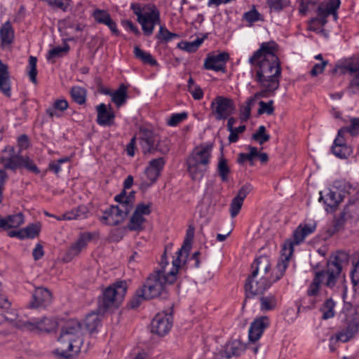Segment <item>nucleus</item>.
I'll use <instances>...</instances> for the list:
<instances>
[{
	"mask_svg": "<svg viewBox=\"0 0 359 359\" xmlns=\"http://www.w3.org/2000/svg\"><path fill=\"white\" fill-rule=\"evenodd\" d=\"M180 266L173 265V268L166 272L163 269H156L145 280L142 287L151 299L155 298L167 299L168 286L172 285L177 280Z\"/></svg>",
	"mask_w": 359,
	"mask_h": 359,
	"instance_id": "obj_4",
	"label": "nucleus"
},
{
	"mask_svg": "<svg viewBox=\"0 0 359 359\" xmlns=\"http://www.w3.org/2000/svg\"><path fill=\"white\" fill-rule=\"evenodd\" d=\"M128 87L124 84H121L117 90L111 92L109 95L111 97V101L117 107H120L124 104L128 98L127 93Z\"/></svg>",
	"mask_w": 359,
	"mask_h": 359,
	"instance_id": "obj_33",
	"label": "nucleus"
},
{
	"mask_svg": "<svg viewBox=\"0 0 359 359\" xmlns=\"http://www.w3.org/2000/svg\"><path fill=\"white\" fill-rule=\"evenodd\" d=\"M260 304L262 311H271L276 308L277 300L274 295L270 294L260 297Z\"/></svg>",
	"mask_w": 359,
	"mask_h": 359,
	"instance_id": "obj_47",
	"label": "nucleus"
},
{
	"mask_svg": "<svg viewBox=\"0 0 359 359\" xmlns=\"http://www.w3.org/2000/svg\"><path fill=\"white\" fill-rule=\"evenodd\" d=\"M100 322V320L98 314L96 313L88 314L84 320L85 326L90 332H93L96 330Z\"/></svg>",
	"mask_w": 359,
	"mask_h": 359,
	"instance_id": "obj_44",
	"label": "nucleus"
},
{
	"mask_svg": "<svg viewBox=\"0 0 359 359\" xmlns=\"http://www.w3.org/2000/svg\"><path fill=\"white\" fill-rule=\"evenodd\" d=\"M217 170L221 180L223 182L229 181V175L230 173V168L227 164V161L223 156L219 158Z\"/></svg>",
	"mask_w": 359,
	"mask_h": 359,
	"instance_id": "obj_41",
	"label": "nucleus"
},
{
	"mask_svg": "<svg viewBox=\"0 0 359 359\" xmlns=\"http://www.w3.org/2000/svg\"><path fill=\"white\" fill-rule=\"evenodd\" d=\"M22 229L25 238H34L39 234L40 226L36 224H31Z\"/></svg>",
	"mask_w": 359,
	"mask_h": 359,
	"instance_id": "obj_52",
	"label": "nucleus"
},
{
	"mask_svg": "<svg viewBox=\"0 0 359 359\" xmlns=\"http://www.w3.org/2000/svg\"><path fill=\"white\" fill-rule=\"evenodd\" d=\"M243 19L249 22L250 25L259 20H264L262 15L255 8L250 11L245 13L243 15Z\"/></svg>",
	"mask_w": 359,
	"mask_h": 359,
	"instance_id": "obj_53",
	"label": "nucleus"
},
{
	"mask_svg": "<svg viewBox=\"0 0 359 359\" xmlns=\"http://www.w3.org/2000/svg\"><path fill=\"white\" fill-rule=\"evenodd\" d=\"M36 62L37 58L34 56H30L29 58V65H28V75L29 76L30 81L33 83H37L36 76H37V69H36Z\"/></svg>",
	"mask_w": 359,
	"mask_h": 359,
	"instance_id": "obj_51",
	"label": "nucleus"
},
{
	"mask_svg": "<svg viewBox=\"0 0 359 359\" xmlns=\"http://www.w3.org/2000/svg\"><path fill=\"white\" fill-rule=\"evenodd\" d=\"M252 138L259 143L263 144L270 140V135L266 133V128L264 126H260L257 130L252 134Z\"/></svg>",
	"mask_w": 359,
	"mask_h": 359,
	"instance_id": "obj_50",
	"label": "nucleus"
},
{
	"mask_svg": "<svg viewBox=\"0 0 359 359\" xmlns=\"http://www.w3.org/2000/svg\"><path fill=\"white\" fill-rule=\"evenodd\" d=\"M165 164V161L163 157L154 158L149 162L148 166L145 168L140 178L139 184L140 190L145 191L156 183L161 175Z\"/></svg>",
	"mask_w": 359,
	"mask_h": 359,
	"instance_id": "obj_9",
	"label": "nucleus"
},
{
	"mask_svg": "<svg viewBox=\"0 0 359 359\" xmlns=\"http://www.w3.org/2000/svg\"><path fill=\"white\" fill-rule=\"evenodd\" d=\"M22 158L23 156H21L18 152L16 155L1 156L0 158V163L3 165L4 169L15 171L18 168H22Z\"/></svg>",
	"mask_w": 359,
	"mask_h": 359,
	"instance_id": "obj_28",
	"label": "nucleus"
},
{
	"mask_svg": "<svg viewBox=\"0 0 359 359\" xmlns=\"http://www.w3.org/2000/svg\"><path fill=\"white\" fill-rule=\"evenodd\" d=\"M212 116L216 120L226 119L235 109L233 101L228 97L217 95L210 104Z\"/></svg>",
	"mask_w": 359,
	"mask_h": 359,
	"instance_id": "obj_10",
	"label": "nucleus"
},
{
	"mask_svg": "<svg viewBox=\"0 0 359 359\" xmlns=\"http://www.w3.org/2000/svg\"><path fill=\"white\" fill-rule=\"evenodd\" d=\"M332 152L337 157L346 159L351 155L352 149L347 144H344L338 147H332Z\"/></svg>",
	"mask_w": 359,
	"mask_h": 359,
	"instance_id": "obj_48",
	"label": "nucleus"
},
{
	"mask_svg": "<svg viewBox=\"0 0 359 359\" xmlns=\"http://www.w3.org/2000/svg\"><path fill=\"white\" fill-rule=\"evenodd\" d=\"M245 104L246 105L243 106L241 109V118L243 121L249 119L251 114V106L255 104V99L248 98Z\"/></svg>",
	"mask_w": 359,
	"mask_h": 359,
	"instance_id": "obj_55",
	"label": "nucleus"
},
{
	"mask_svg": "<svg viewBox=\"0 0 359 359\" xmlns=\"http://www.w3.org/2000/svg\"><path fill=\"white\" fill-rule=\"evenodd\" d=\"M140 145L144 155L157 153L165 155L170 151L167 141L161 140L158 134L147 128L140 130Z\"/></svg>",
	"mask_w": 359,
	"mask_h": 359,
	"instance_id": "obj_7",
	"label": "nucleus"
},
{
	"mask_svg": "<svg viewBox=\"0 0 359 359\" xmlns=\"http://www.w3.org/2000/svg\"><path fill=\"white\" fill-rule=\"evenodd\" d=\"M97 113V123L100 126H111L114 123L115 115L111 110V107L109 104V108L104 103L96 107Z\"/></svg>",
	"mask_w": 359,
	"mask_h": 359,
	"instance_id": "obj_25",
	"label": "nucleus"
},
{
	"mask_svg": "<svg viewBox=\"0 0 359 359\" xmlns=\"http://www.w3.org/2000/svg\"><path fill=\"white\" fill-rule=\"evenodd\" d=\"M267 4L271 10L279 12L287 5V1L286 0H267Z\"/></svg>",
	"mask_w": 359,
	"mask_h": 359,
	"instance_id": "obj_61",
	"label": "nucleus"
},
{
	"mask_svg": "<svg viewBox=\"0 0 359 359\" xmlns=\"http://www.w3.org/2000/svg\"><path fill=\"white\" fill-rule=\"evenodd\" d=\"M151 299L144 290V288L140 287V288L137 289L134 295L130 299L128 304L130 308L132 309H136L138 306L141 305V304L144 301L150 300Z\"/></svg>",
	"mask_w": 359,
	"mask_h": 359,
	"instance_id": "obj_35",
	"label": "nucleus"
},
{
	"mask_svg": "<svg viewBox=\"0 0 359 359\" xmlns=\"http://www.w3.org/2000/svg\"><path fill=\"white\" fill-rule=\"evenodd\" d=\"M144 14L138 22L141 25L142 31L146 36H151L156 25H160V11L154 4L144 6Z\"/></svg>",
	"mask_w": 359,
	"mask_h": 359,
	"instance_id": "obj_11",
	"label": "nucleus"
},
{
	"mask_svg": "<svg viewBox=\"0 0 359 359\" xmlns=\"http://www.w3.org/2000/svg\"><path fill=\"white\" fill-rule=\"evenodd\" d=\"M130 212L129 209L112 205L103 212L100 220L108 226H117L125 220Z\"/></svg>",
	"mask_w": 359,
	"mask_h": 359,
	"instance_id": "obj_12",
	"label": "nucleus"
},
{
	"mask_svg": "<svg viewBox=\"0 0 359 359\" xmlns=\"http://www.w3.org/2000/svg\"><path fill=\"white\" fill-rule=\"evenodd\" d=\"M173 318L171 313L161 312L157 313L151 323V331L158 336L167 334L172 327Z\"/></svg>",
	"mask_w": 359,
	"mask_h": 359,
	"instance_id": "obj_13",
	"label": "nucleus"
},
{
	"mask_svg": "<svg viewBox=\"0 0 359 359\" xmlns=\"http://www.w3.org/2000/svg\"><path fill=\"white\" fill-rule=\"evenodd\" d=\"M344 128L347 133H349L353 136L359 134V118H351V125Z\"/></svg>",
	"mask_w": 359,
	"mask_h": 359,
	"instance_id": "obj_63",
	"label": "nucleus"
},
{
	"mask_svg": "<svg viewBox=\"0 0 359 359\" xmlns=\"http://www.w3.org/2000/svg\"><path fill=\"white\" fill-rule=\"evenodd\" d=\"M0 90L7 97H11V84L8 66L0 60Z\"/></svg>",
	"mask_w": 359,
	"mask_h": 359,
	"instance_id": "obj_29",
	"label": "nucleus"
},
{
	"mask_svg": "<svg viewBox=\"0 0 359 359\" xmlns=\"http://www.w3.org/2000/svg\"><path fill=\"white\" fill-rule=\"evenodd\" d=\"M349 255L344 251H338L330 257L327 262V269L316 273L312 283L307 290V294L310 297L318 295L320 283L325 280V285L332 288L335 286L344 264H348Z\"/></svg>",
	"mask_w": 359,
	"mask_h": 359,
	"instance_id": "obj_2",
	"label": "nucleus"
},
{
	"mask_svg": "<svg viewBox=\"0 0 359 359\" xmlns=\"http://www.w3.org/2000/svg\"><path fill=\"white\" fill-rule=\"evenodd\" d=\"M2 219L6 222V231L10 229L17 228L22 225L25 222L24 215L21 212L15 215H8L5 217H2Z\"/></svg>",
	"mask_w": 359,
	"mask_h": 359,
	"instance_id": "obj_36",
	"label": "nucleus"
},
{
	"mask_svg": "<svg viewBox=\"0 0 359 359\" xmlns=\"http://www.w3.org/2000/svg\"><path fill=\"white\" fill-rule=\"evenodd\" d=\"M134 55L137 59L141 60L144 64H148L151 66L158 65L156 60L149 53L144 51L139 46H135Z\"/></svg>",
	"mask_w": 359,
	"mask_h": 359,
	"instance_id": "obj_37",
	"label": "nucleus"
},
{
	"mask_svg": "<svg viewBox=\"0 0 359 359\" xmlns=\"http://www.w3.org/2000/svg\"><path fill=\"white\" fill-rule=\"evenodd\" d=\"M229 54L226 52H222L217 54H208L205 59L203 67L208 70L225 73L226 65L229 60Z\"/></svg>",
	"mask_w": 359,
	"mask_h": 359,
	"instance_id": "obj_17",
	"label": "nucleus"
},
{
	"mask_svg": "<svg viewBox=\"0 0 359 359\" xmlns=\"http://www.w3.org/2000/svg\"><path fill=\"white\" fill-rule=\"evenodd\" d=\"M53 8L66 11L70 5L71 0H45Z\"/></svg>",
	"mask_w": 359,
	"mask_h": 359,
	"instance_id": "obj_54",
	"label": "nucleus"
},
{
	"mask_svg": "<svg viewBox=\"0 0 359 359\" xmlns=\"http://www.w3.org/2000/svg\"><path fill=\"white\" fill-rule=\"evenodd\" d=\"M341 5L340 0H327L325 7H323V11L329 14L331 11H337Z\"/></svg>",
	"mask_w": 359,
	"mask_h": 359,
	"instance_id": "obj_62",
	"label": "nucleus"
},
{
	"mask_svg": "<svg viewBox=\"0 0 359 359\" xmlns=\"http://www.w3.org/2000/svg\"><path fill=\"white\" fill-rule=\"evenodd\" d=\"M241 344L237 341H233L230 344L229 351H219L217 355L221 358L229 359L232 356H238L241 355Z\"/></svg>",
	"mask_w": 359,
	"mask_h": 359,
	"instance_id": "obj_42",
	"label": "nucleus"
},
{
	"mask_svg": "<svg viewBox=\"0 0 359 359\" xmlns=\"http://www.w3.org/2000/svg\"><path fill=\"white\" fill-rule=\"evenodd\" d=\"M251 190L252 186L250 184H245L239 189L236 196L232 199L230 204L229 211L232 218L238 215L245 198Z\"/></svg>",
	"mask_w": 359,
	"mask_h": 359,
	"instance_id": "obj_20",
	"label": "nucleus"
},
{
	"mask_svg": "<svg viewBox=\"0 0 359 359\" xmlns=\"http://www.w3.org/2000/svg\"><path fill=\"white\" fill-rule=\"evenodd\" d=\"M69 107L68 102L65 99L56 100L53 105L46 110V114L51 118L54 116L60 117L62 113Z\"/></svg>",
	"mask_w": 359,
	"mask_h": 359,
	"instance_id": "obj_30",
	"label": "nucleus"
},
{
	"mask_svg": "<svg viewBox=\"0 0 359 359\" xmlns=\"http://www.w3.org/2000/svg\"><path fill=\"white\" fill-rule=\"evenodd\" d=\"M317 13L318 17L312 18L309 22V29L313 31L317 29L316 25L324 26L327 22V18L329 16V14L323 11L322 6H318Z\"/></svg>",
	"mask_w": 359,
	"mask_h": 359,
	"instance_id": "obj_38",
	"label": "nucleus"
},
{
	"mask_svg": "<svg viewBox=\"0 0 359 359\" xmlns=\"http://www.w3.org/2000/svg\"><path fill=\"white\" fill-rule=\"evenodd\" d=\"M359 330V324L355 320H351L347 323L345 327L341 328L335 334V342L341 341L348 342L358 333Z\"/></svg>",
	"mask_w": 359,
	"mask_h": 359,
	"instance_id": "obj_24",
	"label": "nucleus"
},
{
	"mask_svg": "<svg viewBox=\"0 0 359 359\" xmlns=\"http://www.w3.org/2000/svg\"><path fill=\"white\" fill-rule=\"evenodd\" d=\"M93 16L95 20L99 24L105 23L110 18V14L105 10L96 9Z\"/></svg>",
	"mask_w": 359,
	"mask_h": 359,
	"instance_id": "obj_57",
	"label": "nucleus"
},
{
	"mask_svg": "<svg viewBox=\"0 0 359 359\" xmlns=\"http://www.w3.org/2000/svg\"><path fill=\"white\" fill-rule=\"evenodd\" d=\"M88 208L86 205H81L62 214V218L66 220L84 219L88 217Z\"/></svg>",
	"mask_w": 359,
	"mask_h": 359,
	"instance_id": "obj_32",
	"label": "nucleus"
},
{
	"mask_svg": "<svg viewBox=\"0 0 359 359\" xmlns=\"http://www.w3.org/2000/svg\"><path fill=\"white\" fill-rule=\"evenodd\" d=\"M23 161H22V167L26 168L30 172H32L35 174H39L40 170L34 163V162L28 156H23Z\"/></svg>",
	"mask_w": 359,
	"mask_h": 359,
	"instance_id": "obj_59",
	"label": "nucleus"
},
{
	"mask_svg": "<svg viewBox=\"0 0 359 359\" xmlns=\"http://www.w3.org/2000/svg\"><path fill=\"white\" fill-rule=\"evenodd\" d=\"M124 189L119 194L116 195L114 200L119 203L122 208L131 210V201L128 199Z\"/></svg>",
	"mask_w": 359,
	"mask_h": 359,
	"instance_id": "obj_56",
	"label": "nucleus"
},
{
	"mask_svg": "<svg viewBox=\"0 0 359 359\" xmlns=\"http://www.w3.org/2000/svg\"><path fill=\"white\" fill-rule=\"evenodd\" d=\"M69 45L65 43L62 47L57 46L50 49L48 53L46 58L48 60H50L51 59L62 57L64 55L67 54L69 52Z\"/></svg>",
	"mask_w": 359,
	"mask_h": 359,
	"instance_id": "obj_46",
	"label": "nucleus"
},
{
	"mask_svg": "<svg viewBox=\"0 0 359 359\" xmlns=\"http://www.w3.org/2000/svg\"><path fill=\"white\" fill-rule=\"evenodd\" d=\"M208 37V34L203 35V37H198L196 40L193 41H182L177 44V47L183 50H185L188 53H194L196 52L204 40Z\"/></svg>",
	"mask_w": 359,
	"mask_h": 359,
	"instance_id": "obj_34",
	"label": "nucleus"
},
{
	"mask_svg": "<svg viewBox=\"0 0 359 359\" xmlns=\"http://www.w3.org/2000/svg\"><path fill=\"white\" fill-rule=\"evenodd\" d=\"M179 37V34L170 32L165 27L162 25L160 26L158 33L156 35L157 39L165 43Z\"/></svg>",
	"mask_w": 359,
	"mask_h": 359,
	"instance_id": "obj_45",
	"label": "nucleus"
},
{
	"mask_svg": "<svg viewBox=\"0 0 359 359\" xmlns=\"http://www.w3.org/2000/svg\"><path fill=\"white\" fill-rule=\"evenodd\" d=\"M93 238V234L90 232L81 233L78 240L67 250L64 257L65 260L69 262L74 257L77 256L86 247L87 242L91 241Z\"/></svg>",
	"mask_w": 359,
	"mask_h": 359,
	"instance_id": "obj_19",
	"label": "nucleus"
},
{
	"mask_svg": "<svg viewBox=\"0 0 359 359\" xmlns=\"http://www.w3.org/2000/svg\"><path fill=\"white\" fill-rule=\"evenodd\" d=\"M15 39V32L10 21H6L0 27V39L1 48L11 46Z\"/></svg>",
	"mask_w": 359,
	"mask_h": 359,
	"instance_id": "obj_27",
	"label": "nucleus"
},
{
	"mask_svg": "<svg viewBox=\"0 0 359 359\" xmlns=\"http://www.w3.org/2000/svg\"><path fill=\"white\" fill-rule=\"evenodd\" d=\"M288 245H290L289 253L286 255L283 254V252H282L280 259L278 260L276 266V268L271 272H269L266 275L263 273V275L266 277V281L270 283V287L274 283H276L277 281L280 280L285 275V271L289 264V262L292 255V248L291 246V243H289ZM269 271H271V270Z\"/></svg>",
	"mask_w": 359,
	"mask_h": 359,
	"instance_id": "obj_14",
	"label": "nucleus"
},
{
	"mask_svg": "<svg viewBox=\"0 0 359 359\" xmlns=\"http://www.w3.org/2000/svg\"><path fill=\"white\" fill-rule=\"evenodd\" d=\"M128 290L126 280L116 281L106 287L98 298L100 313H104L110 309H117L122 304Z\"/></svg>",
	"mask_w": 359,
	"mask_h": 359,
	"instance_id": "obj_6",
	"label": "nucleus"
},
{
	"mask_svg": "<svg viewBox=\"0 0 359 359\" xmlns=\"http://www.w3.org/2000/svg\"><path fill=\"white\" fill-rule=\"evenodd\" d=\"M316 230V226L315 225H309V224H299L294 231L292 237L293 239H288L285 241L283 246L282 248L281 252H283V254L287 255L289 253L290 250L289 247L290 245L287 244L291 243V246L292 248V252H294V245H299L301 243H302L305 238L313 233Z\"/></svg>",
	"mask_w": 359,
	"mask_h": 359,
	"instance_id": "obj_15",
	"label": "nucleus"
},
{
	"mask_svg": "<svg viewBox=\"0 0 359 359\" xmlns=\"http://www.w3.org/2000/svg\"><path fill=\"white\" fill-rule=\"evenodd\" d=\"M212 149V143L200 144L189 155L186 161L187 172L193 180L200 181L208 171Z\"/></svg>",
	"mask_w": 359,
	"mask_h": 359,
	"instance_id": "obj_5",
	"label": "nucleus"
},
{
	"mask_svg": "<svg viewBox=\"0 0 359 359\" xmlns=\"http://www.w3.org/2000/svg\"><path fill=\"white\" fill-rule=\"evenodd\" d=\"M194 236V227L189 226L187 230L186 238L184 241L183 245L180 249L176 252V257L172 260V265L180 266L182 262L181 257L183 254H185V257H187L188 252L191 249V243Z\"/></svg>",
	"mask_w": 359,
	"mask_h": 359,
	"instance_id": "obj_26",
	"label": "nucleus"
},
{
	"mask_svg": "<svg viewBox=\"0 0 359 359\" xmlns=\"http://www.w3.org/2000/svg\"><path fill=\"white\" fill-rule=\"evenodd\" d=\"M271 262L267 256H260L251 265L252 271L245 283V300L256 295L262 294L270 287V283L266 281V275L271 268Z\"/></svg>",
	"mask_w": 359,
	"mask_h": 359,
	"instance_id": "obj_3",
	"label": "nucleus"
},
{
	"mask_svg": "<svg viewBox=\"0 0 359 359\" xmlns=\"http://www.w3.org/2000/svg\"><path fill=\"white\" fill-rule=\"evenodd\" d=\"M22 326L30 331L37 330L41 332H49L56 328L57 322L48 318H43L40 320H36L34 322L29 320L25 321L22 323Z\"/></svg>",
	"mask_w": 359,
	"mask_h": 359,
	"instance_id": "obj_23",
	"label": "nucleus"
},
{
	"mask_svg": "<svg viewBox=\"0 0 359 359\" xmlns=\"http://www.w3.org/2000/svg\"><path fill=\"white\" fill-rule=\"evenodd\" d=\"M70 161L71 157L69 156L63 157L56 161H53L49 163L47 170L54 172L55 175H58L62 170V165Z\"/></svg>",
	"mask_w": 359,
	"mask_h": 359,
	"instance_id": "obj_49",
	"label": "nucleus"
},
{
	"mask_svg": "<svg viewBox=\"0 0 359 359\" xmlns=\"http://www.w3.org/2000/svg\"><path fill=\"white\" fill-rule=\"evenodd\" d=\"M145 222L146 219L143 216L134 212L128 224V228L130 231H142L144 229L143 224Z\"/></svg>",
	"mask_w": 359,
	"mask_h": 359,
	"instance_id": "obj_39",
	"label": "nucleus"
},
{
	"mask_svg": "<svg viewBox=\"0 0 359 359\" xmlns=\"http://www.w3.org/2000/svg\"><path fill=\"white\" fill-rule=\"evenodd\" d=\"M60 334H62V339L65 341L83 340L81 324L77 320L71 319L63 325Z\"/></svg>",
	"mask_w": 359,
	"mask_h": 359,
	"instance_id": "obj_18",
	"label": "nucleus"
},
{
	"mask_svg": "<svg viewBox=\"0 0 359 359\" xmlns=\"http://www.w3.org/2000/svg\"><path fill=\"white\" fill-rule=\"evenodd\" d=\"M59 346L53 351L54 354L62 358H69L80 351L83 340H68L62 339V334L58 338Z\"/></svg>",
	"mask_w": 359,
	"mask_h": 359,
	"instance_id": "obj_16",
	"label": "nucleus"
},
{
	"mask_svg": "<svg viewBox=\"0 0 359 359\" xmlns=\"http://www.w3.org/2000/svg\"><path fill=\"white\" fill-rule=\"evenodd\" d=\"M269 318L267 316H261L255 319L249 329V340L255 342L262 337L264 330L269 326Z\"/></svg>",
	"mask_w": 359,
	"mask_h": 359,
	"instance_id": "obj_21",
	"label": "nucleus"
},
{
	"mask_svg": "<svg viewBox=\"0 0 359 359\" xmlns=\"http://www.w3.org/2000/svg\"><path fill=\"white\" fill-rule=\"evenodd\" d=\"M70 95L72 100L78 104L81 105L86 103L87 91L85 88L74 86L70 90Z\"/></svg>",
	"mask_w": 359,
	"mask_h": 359,
	"instance_id": "obj_40",
	"label": "nucleus"
},
{
	"mask_svg": "<svg viewBox=\"0 0 359 359\" xmlns=\"http://www.w3.org/2000/svg\"><path fill=\"white\" fill-rule=\"evenodd\" d=\"M343 198L340 192L330 190L324 199V203L326 205L325 210L328 211L330 209L331 211H334L339 204L342 202Z\"/></svg>",
	"mask_w": 359,
	"mask_h": 359,
	"instance_id": "obj_31",
	"label": "nucleus"
},
{
	"mask_svg": "<svg viewBox=\"0 0 359 359\" xmlns=\"http://www.w3.org/2000/svg\"><path fill=\"white\" fill-rule=\"evenodd\" d=\"M318 4V0H301L299 11L302 15L306 14L307 11Z\"/></svg>",
	"mask_w": 359,
	"mask_h": 359,
	"instance_id": "obj_60",
	"label": "nucleus"
},
{
	"mask_svg": "<svg viewBox=\"0 0 359 359\" xmlns=\"http://www.w3.org/2000/svg\"><path fill=\"white\" fill-rule=\"evenodd\" d=\"M353 269L351 271V283L353 287L359 284V257L356 262L353 264Z\"/></svg>",
	"mask_w": 359,
	"mask_h": 359,
	"instance_id": "obj_64",
	"label": "nucleus"
},
{
	"mask_svg": "<svg viewBox=\"0 0 359 359\" xmlns=\"http://www.w3.org/2000/svg\"><path fill=\"white\" fill-rule=\"evenodd\" d=\"M52 300V294L49 290L43 287L35 289L32 294V300L30 302L31 308L45 307Z\"/></svg>",
	"mask_w": 359,
	"mask_h": 359,
	"instance_id": "obj_22",
	"label": "nucleus"
},
{
	"mask_svg": "<svg viewBox=\"0 0 359 359\" xmlns=\"http://www.w3.org/2000/svg\"><path fill=\"white\" fill-rule=\"evenodd\" d=\"M273 100H269L268 102L260 101L259 102V108L257 111L258 114H262L264 113H266L268 115L272 114L274 111V107L273 106Z\"/></svg>",
	"mask_w": 359,
	"mask_h": 359,
	"instance_id": "obj_58",
	"label": "nucleus"
},
{
	"mask_svg": "<svg viewBox=\"0 0 359 359\" xmlns=\"http://www.w3.org/2000/svg\"><path fill=\"white\" fill-rule=\"evenodd\" d=\"M334 306L335 303L332 299H327L320 308V311L323 313L322 319L327 320L333 318L335 314Z\"/></svg>",
	"mask_w": 359,
	"mask_h": 359,
	"instance_id": "obj_43",
	"label": "nucleus"
},
{
	"mask_svg": "<svg viewBox=\"0 0 359 359\" xmlns=\"http://www.w3.org/2000/svg\"><path fill=\"white\" fill-rule=\"evenodd\" d=\"M340 69L343 74L348 73L351 76L347 90L352 93H359V55H353L336 65L334 72Z\"/></svg>",
	"mask_w": 359,
	"mask_h": 359,
	"instance_id": "obj_8",
	"label": "nucleus"
},
{
	"mask_svg": "<svg viewBox=\"0 0 359 359\" xmlns=\"http://www.w3.org/2000/svg\"><path fill=\"white\" fill-rule=\"evenodd\" d=\"M278 45L275 41L264 42L259 49L249 58L255 75V81L264 89L252 97L255 102L259 97H266L268 92L274 93L280 86V62L276 55Z\"/></svg>",
	"mask_w": 359,
	"mask_h": 359,
	"instance_id": "obj_1",
	"label": "nucleus"
}]
</instances>
